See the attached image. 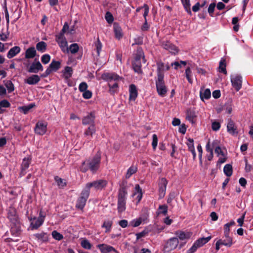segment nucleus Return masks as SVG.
I'll list each match as a JSON object with an SVG mask.
<instances>
[{"mask_svg": "<svg viewBox=\"0 0 253 253\" xmlns=\"http://www.w3.org/2000/svg\"><path fill=\"white\" fill-rule=\"evenodd\" d=\"M101 159V153L98 151L91 158L82 163L80 169L82 172H86L89 170L92 173H95L99 169Z\"/></svg>", "mask_w": 253, "mask_h": 253, "instance_id": "nucleus-1", "label": "nucleus"}, {"mask_svg": "<svg viewBox=\"0 0 253 253\" xmlns=\"http://www.w3.org/2000/svg\"><path fill=\"white\" fill-rule=\"evenodd\" d=\"M102 78L108 82L109 92L111 94L118 92L119 85L117 82L121 79L119 76L115 73H105L102 74Z\"/></svg>", "mask_w": 253, "mask_h": 253, "instance_id": "nucleus-2", "label": "nucleus"}, {"mask_svg": "<svg viewBox=\"0 0 253 253\" xmlns=\"http://www.w3.org/2000/svg\"><path fill=\"white\" fill-rule=\"evenodd\" d=\"M90 191L86 189L85 188L82 191L80 196L78 198L76 208L78 209L83 210L85 206L86 201L89 197Z\"/></svg>", "mask_w": 253, "mask_h": 253, "instance_id": "nucleus-3", "label": "nucleus"}, {"mask_svg": "<svg viewBox=\"0 0 253 253\" xmlns=\"http://www.w3.org/2000/svg\"><path fill=\"white\" fill-rule=\"evenodd\" d=\"M108 184V181L105 179H99L93 181L91 182L87 183L85 185V188L90 191L91 187L94 188L96 190H101L105 188Z\"/></svg>", "mask_w": 253, "mask_h": 253, "instance_id": "nucleus-4", "label": "nucleus"}, {"mask_svg": "<svg viewBox=\"0 0 253 253\" xmlns=\"http://www.w3.org/2000/svg\"><path fill=\"white\" fill-rule=\"evenodd\" d=\"M156 86L157 92L162 97L166 96L168 89L164 81V78H157Z\"/></svg>", "mask_w": 253, "mask_h": 253, "instance_id": "nucleus-5", "label": "nucleus"}, {"mask_svg": "<svg viewBox=\"0 0 253 253\" xmlns=\"http://www.w3.org/2000/svg\"><path fill=\"white\" fill-rule=\"evenodd\" d=\"M61 68V62L53 60L45 71L41 75L42 78H45L53 72H57Z\"/></svg>", "mask_w": 253, "mask_h": 253, "instance_id": "nucleus-6", "label": "nucleus"}, {"mask_svg": "<svg viewBox=\"0 0 253 253\" xmlns=\"http://www.w3.org/2000/svg\"><path fill=\"white\" fill-rule=\"evenodd\" d=\"M160 44L164 49L169 51L172 54H177L179 52L178 47L168 40H161Z\"/></svg>", "mask_w": 253, "mask_h": 253, "instance_id": "nucleus-7", "label": "nucleus"}, {"mask_svg": "<svg viewBox=\"0 0 253 253\" xmlns=\"http://www.w3.org/2000/svg\"><path fill=\"white\" fill-rule=\"evenodd\" d=\"M178 239L176 237H172L169 239L164 248V251L169 253L176 248L178 245Z\"/></svg>", "mask_w": 253, "mask_h": 253, "instance_id": "nucleus-8", "label": "nucleus"}, {"mask_svg": "<svg viewBox=\"0 0 253 253\" xmlns=\"http://www.w3.org/2000/svg\"><path fill=\"white\" fill-rule=\"evenodd\" d=\"M27 71L31 73H38L40 71H42L43 68L40 62L35 59L31 65L28 67L27 66Z\"/></svg>", "mask_w": 253, "mask_h": 253, "instance_id": "nucleus-9", "label": "nucleus"}, {"mask_svg": "<svg viewBox=\"0 0 253 253\" xmlns=\"http://www.w3.org/2000/svg\"><path fill=\"white\" fill-rule=\"evenodd\" d=\"M44 216L42 215V212L40 213V216L38 218L34 217L30 219L31 221V227L32 229H38L44 222Z\"/></svg>", "mask_w": 253, "mask_h": 253, "instance_id": "nucleus-10", "label": "nucleus"}, {"mask_svg": "<svg viewBox=\"0 0 253 253\" xmlns=\"http://www.w3.org/2000/svg\"><path fill=\"white\" fill-rule=\"evenodd\" d=\"M47 123L43 121H39L36 125L35 127V133L42 135L44 134L47 130Z\"/></svg>", "mask_w": 253, "mask_h": 253, "instance_id": "nucleus-11", "label": "nucleus"}, {"mask_svg": "<svg viewBox=\"0 0 253 253\" xmlns=\"http://www.w3.org/2000/svg\"><path fill=\"white\" fill-rule=\"evenodd\" d=\"M167 184L168 181L166 178L163 177L161 179L159 183V198L162 199L165 197L166 194Z\"/></svg>", "mask_w": 253, "mask_h": 253, "instance_id": "nucleus-12", "label": "nucleus"}, {"mask_svg": "<svg viewBox=\"0 0 253 253\" xmlns=\"http://www.w3.org/2000/svg\"><path fill=\"white\" fill-rule=\"evenodd\" d=\"M96 247L100 250L101 253H109L111 252L119 253L113 247L105 244H98Z\"/></svg>", "mask_w": 253, "mask_h": 253, "instance_id": "nucleus-13", "label": "nucleus"}, {"mask_svg": "<svg viewBox=\"0 0 253 253\" xmlns=\"http://www.w3.org/2000/svg\"><path fill=\"white\" fill-rule=\"evenodd\" d=\"M55 40L62 52H68L67 41L65 37L55 36Z\"/></svg>", "mask_w": 253, "mask_h": 253, "instance_id": "nucleus-14", "label": "nucleus"}, {"mask_svg": "<svg viewBox=\"0 0 253 253\" xmlns=\"http://www.w3.org/2000/svg\"><path fill=\"white\" fill-rule=\"evenodd\" d=\"M242 77L236 75L231 79V82L233 87L237 91H238L242 87Z\"/></svg>", "mask_w": 253, "mask_h": 253, "instance_id": "nucleus-15", "label": "nucleus"}, {"mask_svg": "<svg viewBox=\"0 0 253 253\" xmlns=\"http://www.w3.org/2000/svg\"><path fill=\"white\" fill-rule=\"evenodd\" d=\"M95 114L93 112H90L82 119V124L83 125H94Z\"/></svg>", "mask_w": 253, "mask_h": 253, "instance_id": "nucleus-16", "label": "nucleus"}, {"mask_svg": "<svg viewBox=\"0 0 253 253\" xmlns=\"http://www.w3.org/2000/svg\"><path fill=\"white\" fill-rule=\"evenodd\" d=\"M219 240L222 243V246L227 248L231 247L234 244L233 238L229 235H223L222 238L219 239Z\"/></svg>", "mask_w": 253, "mask_h": 253, "instance_id": "nucleus-17", "label": "nucleus"}, {"mask_svg": "<svg viewBox=\"0 0 253 253\" xmlns=\"http://www.w3.org/2000/svg\"><path fill=\"white\" fill-rule=\"evenodd\" d=\"M227 131L231 135H237L238 132L237 131V127L235 125V123L231 119L228 120L227 126Z\"/></svg>", "mask_w": 253, "mask_h": 253, "instance_id": "nucleus-18", "label": "nucleus"}, {"mask_svg": "<svg viewBox=\"0 0 253 253\" xmlns=\"http://www.w3.org/2000/svg\"><path fill=\"white\" fill-rule=\"evenodd\" d=\"M31 159L29 158H24L21 166V172L20 173V176L22 177L26 173V170L29 168L31 163Z\"/></svg>", "mask_w": 253, "mask_h": 253, "instance_id": "nucleus-19", "label": "nucleus"}, {"mask_svg": "<svg viewBox=\"0 0 253 253\" xmlns=\"http://www.w3.org/2000/svg\"><path fill=\"white\" fill-rule=\"evenodd\" d=\"M141 59L144 63L146 60L145 58L144 53L141 47H138L136 53L134 54V60L133 61H141Z\"/></svg>", "mask_w": 253, "mask_h": 253, "instance_id": "nucleus-20", "label": "nucleus"}, {"mask_svg": "<svg viewBox=\"0 0 253 253\" xmlns=\"http://www.w3.org/2000/svg\"><path fill=\"white\" fill-rule=\"evenodd\" d=\"M117 209L118 212L122 213L126 209V199L117 198Z\"/></svg>", "mask_w": 253, "mask_h": 253, "instance_id": "nucleus-21", "label": "nucleus"}, {"mask_svg": "<svg viewBox=\"0 0 253 253\" xmlns=\"http://www.w3.org/2000/svg\"><path fill=\"white\" fill-rule=\"evenodd\" d=\"M157 78H164V71L165 70V65L162 61H158L156 63Z\"/></svg>", "mask_w": 253, "mask_h": 253, "instance_id": "nucleus-22", "label": "nucleus"}, {"mask_svg": "<svg viewBox=\"0 0 253 253\" xmlns=\"http://www.w3.org/2000/svg\"><path fill=\"white\" fill-rule=\"evenodd\" d=\"M40 81V77L36 74L32 75L25 80V83L30 84L34 85L38 84Z\"/></svg>", "mask_w": 253, "mask_h": 253, "instance_id": "nucleus-23", "label": "nucleus"}, {"mask_svg": "<svg viewBox=\"0 0 253 253\" xmlns=\"http://www.w3.org/2000/svg\"><path fill=\"white\" fill-rule=\"evenodd\" d=\"M113 30L116 39L120 40L123 37L122 30L118 23L115 22L113 24Z\"/></svg>", "mask_w": 253, "mask_h": 253, "instance_id": "nucleus-24", "label": "nucleus"}, {"mask_svg": "<svg viewBox=\"0 0 253 253\" xmlns=\"http://www.w3.org/2000/svg\"><path fill=\"white\" fill-rule=\"evenodd\" d=\"M35 238L42 243H46L48 241V235L45 232L37 233L33 235Z\"/></svg>", "mask_w": 253, "mask_h": 253, "instance_id": "nucleus-25", "label": "nucleus"}, {"mask_svg": "<svg viewBox=\"0 0 253 253\" xmlns=\"http://www.w3.org/2000/svg\"><path fill=\"white\" fill-rule=\"evenodd\" d=\"M129 100H135L136 98L137 97V94H138L136 86L133 84H130L129 85Z\"/></svg>", "mask_w": 253, "mask_h": 253, "instance_id": "nucleus-26", "label": "nucleus"}, {"mask_svg": "<svg viewBox=\"0 0 253 253\" xmlns=\"http://www.w3.org/2000/svg\"><path fill=\"white\" fill-rule=\"evenodd\" d=\"M136 199L137 200V204L139 203L141 200L143 195L142 189L140 188L139 184H136L135 186V191L133 194V196L136 195Z\"/></svg>", "mask_w": 253, "mask_h": 253, "instance_id": "nucleus-27", "label": "nucleus"}, {"mask_svg": "<svg viewBox=\"0 0 253 253\" xmlns=\"http://www.w3.org/2000/svg\"><path fill=\"white\" fill-rule=\"evenodd\" d=\"M36 54L35 48L34 46L30 47L26 50L25 57L26 59L33 58Z\"/></svg>", "mask_w": 253, "mask_h": 253, "instance_id": "nucleus-28", "label": "nucleus"}, {"mask_svg": "<svg viewBox=\"0 0 253 253\" xmlns=\"http://www.w3.org/2000/svg\"><path fill=\"white\" fill-rule=\"evenodd\" d=\"M95 132L96 128L95 125H90L87 128L84 130V134L86 137L89 136L90 137H92Z\"/></svg>", "mask_w": 253, "mask_h": 253, "instance_id": "nucleus-29", "label": "nucleus"}, {"mask_svg": "<svg viewBox=\"0 0 253 253\" xmlns=\"http://www.w3.org/2000/svg\"><path fill=\"white\" fill-rule=\"evenodd\" d=\"M132 65L135 72L138 74H141L142 73L141 61H133Z\"/></svg>", "mask_w": 253, "mask_h": 253, "instance_id": "nucleus-30", "label": "nucleus"}, {"mask_svg": "<svg viewBox=\"0 0 253 253\" xmlns=\"http://www.w3.org/2000/svg\"><path fill=\"white\" fill-rule=\"evenodd\" d=\"M146 219L147 216H141L138 218L134 219L132 221H131L130 224L132 226L134 227H136L139 226L142 222L145 221Z\"/></svg>", "mask_w": 253, "mask_h": 253, "instance_id": "nucleus-31", "label": "nucleus"}, {"mask_svg": "<svg viewBox=\"0 0 253 253\" xmlns=\"http://www.w3.org/2000/svg\"><path fill=\"white\" fill-rule=\"evenodd\" d=\"M211 238L212 237L211 236H209L206 238H200L197 240L195 242L200 248L205 245L208 242H209L211 240Z\"/></svg>", "mask_w": 253, "mask_h": 253, "instance_id": "nucleus-32", "label": "nucleus"}, {"mask_svg": "<svg viewBox=\"0 0 253 253\" xmlns=\"http://www.w3.org/2000/svg\"><path fill=\"white\" fill-rule=\"evenodd\" d=\"M196 115L195 111L189 109L186 113V119L192 124L195 123V119Z\"/></svg>", "mask_w": 253, "mask_h": 253, "instance_id": "nucleus-33", "label": "nucleus"}, {"mask_svg": "<svg viewBox=\"0 0 253 253\" xmlns=\"http://www.w3.org/2000/svg\"><path fill=\"white\" fill-rule=\"evenodd\" d=\"M35 106V103H30L27 106H23L21 107H19L18 109L21 112L24 113V114H27L29 111L33 107Z\"/></svg>", "mask_w": 253, "mask_h": 253, "instance_id": "nucleus-34", "label": "nucleus"}, {"mask_svg": "<svg viewBox=\"0 0 253 253\" xmlns=\"http://www.w3.org/2000/svg\"><path fill=\"white\" fill-rule=\"evenodd\" d=\"M113 225V221L112 220H108L104 221L101 227L105 228V233H108L110 232L111 228Z\"/></svg>", "mask_w": 253, "mask_h": 253, "instance_id": "nucleus-35", "label": "nucleus"}, {"mask_svg": "<svg viewBox=\"0 0 253 253\" xmlns=\"http://www.w3.org/2000/svg\"><path fill=\"white\" fill-rule=\"evenodd\" d=\"M8 217L14 224L16 221V211L14 208H10L8 213Z\"/></svg>", "mask_w": 253, "mask_h": 253, "instance_id": "nucleus-36", "label": "nucleus"}, {"mask_svg": "<svg viewBox=\"0 0 253 253\" xmlns=\"http://www.w3.org/2000/svg\"><path fill=\"white\" fill-rule=\"evenodd\" d=\"M223 172L227 176H231L233 173V169L232 165H231L230 164L225 165L223 168Z\"/></svg>", "mask_w": 253, "mask_h": 253, "instance_id": "nucleus-37", "label": "nucleus"}, {"mask_svg": "<svg viewBox=\"0 0 253 253\" xmlns=\"http://www.w3.org/2000/svg\"><path fill=\"white\" fill-rule=\"evenodd\" d=\"M185 11L190 15L192 14L190 0H180Z\"/></svg>", "mask_w": 253, "mask_h": 253, "instance_id": "nucleus-38", "label": "nucleus"}, {"mask_svg": "<svg viewBox=\"0 0 253 253\" xmlns=\"http://www.w3.org/2000/svg\"><path fill=\"white\" fill-rule=\"evenodd\" d=\"M219 72L224 74H227L226 69V60L222 58L219 62Z\"/></svg>", "mask_w": 253, "mask_h": 253, "instance_id": "nucleus-39", "label": "nucleus"}, {"mask_svg": "<svg viewBox=\"0 0 253 253\" xmlns=\"http://www.w3.org/2000/svg\"><path fill=\"white\" fill-rule=\"evenodd\" d=\"M175 234L180 240H184L190 238L189 234L186 233L182 231H177L175 232Z\"/></svg>", "mask_w": 253, "mask_h": 253, "instance_id": "nucleus-40", "label": "nucleus"}, {"mask_svg": "<svg viewBox=\"0 0 253 253\" xmlns=\"http://www.w3.org/2000/svg\"><path fill=\"white\" fill-rule=\"evenodd\" d=\"M137 171V168L134 166H131L127 169L126 174V178L128 179L134 173H136Z\"/></svg>", "mask_w": 253, "mask_h": 253, "instance_id": "nucleus-41", "label": "nucleus"}, {"mask_svg": "<svg viewBox=\"0 0 253 253\" xmlns=\"http://www.w3.org/2000/svg\"><path fill=\"white\" fill-rule=\"evenodd\" d=\"M46 43L42 41L38 42L36 44L37 49L41 52H43L46 50Z\"/></svg>", "mask_w": 253, "mask_h": 253, "instance_id": "nucleus-42", "label": "nucleus"}, {"mask_svg": "<svg viewBox=\"0 0 253 253\" xmlns=\"http://www.w3.org/2000/svg\"><path fill=\"white\" fill-rule=\"evenodd\" d=\"M73 74V69L72 67L66 66L65 68L64 72V76L65 79L67 80L72 77Z\"/></svg>", "mask_w": 253, "mask_h": 253, "instance_id": "nucleus-43", "label": "nucleus"}, {"mask_svg": "<svg viewBox=\"0 0 253 253\" xmlns=\"http://www.w3.org/2000/svg\"><path fill=\"white\" fill-rule=\"evenodd\" d=\"M10 106L9 102L6 100H2L0 101V113H3L5 111V108H8Z\"/></svg>", "mask_w": 253, "mask_h": 253, "instance_id": "nucleus-44", "label": "nucleus"}, {"mask_svg": "<svg viewBox=\"0 0 253 253\" xmlns=\"http://www.w3.org/2000/svg\"><path fill=\"white\" fill-rule=\"evenodd\" d=\"M94 45L97 52V56H99L100 55V53L102 47V44L100 42L99 38H97V41L94 43Z\"/></svg>", "mask_w": 253, "mask_h": 253, "instance_id": "nucleus-45", "label": "nucleus"}, {"mask_svg": "<svg viewBox=\"0 0 253 253\" xmlns=\"http://www.w3.org/2000/svg\"><path fill=\"white\" fill-rule=\"evenodd\" d=\"M81 245L84 249L86 250H90L92 246L89 241L85 238L82 240Z\"/></svg>", "mask_w": 253, "mask_h": 253, "instance_id": "nucleus-46", "label": "nucleus"}, {"mask_svg": "<svg viewBox=\"0 0 253 253\" xmlns=\"http://www.w3.org/2000/svg\"><path fill=\"white\" fill-rule=\"evenodd\" d=\"M211 96V90L210 89H206L203 92L200 91V97L202 100L204 99H208Z\"/></svg>", "mask_w": 253, "mask_h": 253, "instance_id": "nucleus-47", "label": "nucleus"}, {"mask_svg": "<svg viewBox=\"0 0 253 253\" xmlns=\"http://www.w3.org/2000/svg\"><path fill=\"white\" fill-rule=\"evenodd\" d=\"M79 46L77 43L71 44L68 48V51L70 50L72 54H75L78 52Z\"/></svg>", "mask_w": 253, "mask_h": 253, "instance_id": "nucleus-48", "label": "nucleus"}, {"mask_svg": "<svg viewBox=\"0 0 253 253\" xmlns=\"http://www.w3.org/2000/svg\"><path fill=\"white\" fill-rule=\"evenodd\" d=\"M54 180L56 182L58 186L60 187L63 188L66 186L67 184L66 182L63 181V179L61 178H60L58 176H56L54 177Z\"/></svg>", "mask_w": 253, "mask_h": 253, "instance_id": "nucleus-49", "label": "nucleus"}, {"mask_svg": "<svg viewBox=\"0 0 253 253\" xmlns=\"http://www.w3.org/2000/svg\"><path fill=\"white\" fill-rule=\"evenodd\" d=\"M4 84L9 92H11L14 90V86L11 81H4Z\"/></svg>", "mask_w": 253, "mask_h": 253, "instance_id": "nucleus-50", "label": "nucleus"}, {"mask_svg": "<svg viewBox=\"0 0 253 253\" xmlns=\"http://www.w3.org/2000/svg\"><path fill=\"white\" fill-rule=\"evenodd\" d=\"M51 235H52V237L54 239H55L56 240H58V241H60L62 239H63V238H64L63 236L61 234H60V233L58 232L56 230L53 231L52 232Z\"/></svg>", "mask_w": 253, "mask_h": 253, "instance_id": "nucleus-51", "label": "nucleus"}, {"mask_svg": "<svg viewBox=\"0 0 253 253\" xmlns=\"http://www.w3.org/2000/svg\"><path fill=\"white\" fill-rule=\"evenodd\" d=\"M185 77H186V79H187L188 82L190 84H192L193 82L192 79L191 77L192 72H191V70L190 67H187L186 68V69L185 70Z\"/></svg>", "mask_w": 253, "mask_h": 253, "instance_id": "nucleus-52", "label": "nucleus"}, {"mask_svg": "<svg viewBox=\"0 0 253 253\" xmlns=\"http://www.w3.org/2000/svg\"><path fill=\"white\" fill-rule=\"evenodd\" d=\"M127 190H118L117 198L127 199Z\"/></svg>", "mask_w": 253, "mask_h": 253, "instance_id": "nucleus-53", "label": "nucleus"}, {"mask_svg": "<svg viewBox=\"0 0 253 253\" xmlns=\"http://www.w3.org/2000/svg\"><path fill=\"white\" fill-rule=\"evenodd\" d=\"M188 142L186 143L188 148V150L190 152L195 150V147L194 146V140L192 138L188 139Z\"/></svg>", "mask_w": 253, "mask_h": 253, "instance_id": "nucleus-54", "label": "nucleus"}, {"mask_svg": "<svg viewBox=\"0 0 253 253\" xmlns=\"http://www.w3.org/2000/svg\"><path fill=\"white\" fill-rule=\"evenodd\" d=\"M223 110L225 111V112L228 114L231 113L232 111V107L231 103H226L223 108Z\"/></svg>", "mask_w": 253, "mask_h": 253, "instance_id": "nucleus-55", "label": "nucleus"}, {"mask_svg": "<svg viewBox=\"0 0 253 253\" xmlns=\"http://www.w3.org/2000/svg\"><path fill=\"white\" fill-rule=\"evenodd\" d=\"M50 56L48 54H43L41 57V61L44 64H46L50 61Z\"/></svg>", "mask_w": 253, "mask_h": 253, "instance_id": "nucleus-56", "label": "nucleus"}, {"mask_svg": "<svg viewBox=\"0 0 253 253\" xmlns=\"http://www.w3.org/2000/svg\"><path fill=\"white\" fill-rule=\"evenodd\" d=\"M128 187L127 181L125 179H123L120 184L119 190H127Z\"/></svg>", "mask_w": 253, "mask_h": 253, "instance_id": "nucleus-57", "label": "nucleus"}, {"mask_svg": "<svg viewBox=\"0 0 253 253\" xmlns=\"http://www.w3.org/2000/svg\"><path fill=\"white\" fill-rule=\"evenodd\" d=\"M216 4L214 2L211 3L208 7V12L211 17H213V14L214 11Z\"/></svg>", "mask_w": 253, "mask_h": 253, "instance_id": "nucleus-58", "label": "nucleus"}, {"mask_svg": "<svg viewBox=\"0 0 253 253\" xmlns=\"http://www.w3.org/2000/svg\"><path fill=\"white\" fill-rule=\"evenodd\" d=\"M159 210H160V213L166 215L168 212V206L166 205H160Z\"/></svg>", "mask_w": 253, "mask_h": 253, "instance_id": "nucleus-59", "label": "nucleus"}, {"mask_svg": "<svg viewBox=\"0 0 253 253\" xmlns=\"http://www.w3.org/2000/svg\"><path fill=\"white\" fill-rule=\"evenodd\" d=\"M88 87V85L85 82L81 83L79 86V89L80 92H84V91L87 90V88Z\"/></svg>", "mask_w": 253, "mask_h": 253, "instance_id": "nucleus-60", "label": "nucleus"}, {"mask_svg": "<svg viewBox=\"0 0 253 253\" xmlns=\"http://www.w3.org/2000/svg\"><path fill=\"white\" fill-rule=\"evenodd\" d=\"M105 19L108 23H112L114 21V17L110 12H107L105 14Z\"/></svg>", "mask_w": 253, "mask_h": 253, "instance_id": "nucleus-61", "label": "nucleus"}, {"mask_svg": "<svg viewBox=\"0 0 253 253\" xmlns=\"http://www.w3.org/2000/svg\"><path fill=\"white\" fill-rule=\"evenodd\" d=\"M152 146L153 147V149L154 150H155L156 148V147L158 144V137L157 135L156 134H154L152 135Z\"/></svg>", "mask_w": 253, "mask_h": 253, "instance_id": "nucleus-62", "label": "nucleus"}, {"mask_svg": "<svg viewBox=\"0 0 253 253\" xmlns=\"http://www.w3.org/2000/svg\"><path fill=\"white\" fill-rule=\"evenodd\" d=\"M16 55V46H14L10 49L8 51L7 56L8 58L10 59Z\"/></svg>", "mask_w": 253, "mask_h": 253, "instance_id": "nucleus-63", "label": "nucleus"}, {"mask_svg": "<svg viewBox=\"0 0 253 253\" xmlns=\"http://www.w3.org/2000/svg\"><path fill=\"white\" fill-rule=\"evenodd\" d=\"M199 248L197 244L194 242L192 246L187 251V253H194Z\"/></svg>", "mask_w": 253, "mask_h": 253, "instance_id": "nucleus-64", "label": "nucleus"}]
</instances>
